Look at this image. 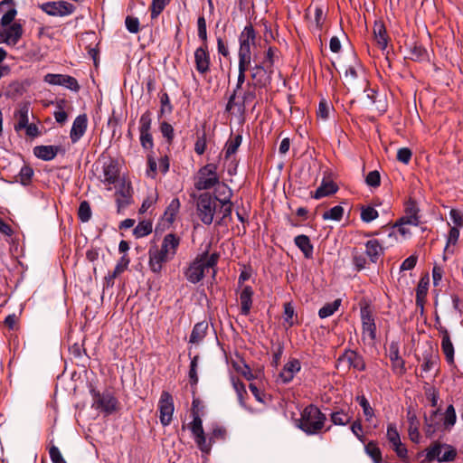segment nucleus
<instances>
[{"mask_svg": "<svg viewBox=\"0 0 463 463\" xmlns=\"http://www.w3.org/2000/svg\"><path fill=\"white\" fill-rule=\"evenodd\" d=\"M218 260L219 254L217 253L209 255L207 252H203L198 255L185 269V279L189 282L196 284L203 279L204 272L211 269H213V275H215L214 267L216 266Z\"/></svg>", "mask_w": 463, "mask_h": 463, "instance_id": "obj_1", "label": "nucleus"}, {"mask_svg": "<svg viewBox=\"0 0 463 463\" xmlns=\"http://www.w3.org/2000/svg\"><path fill=\"white\" fill-rule=\"evenodd\" d=\"M326 415L316 405L307 406L298 420V428L308 435L319 433L325 426Z\"/></svg>", "mask_w": 463, "mask_h": 463, "instance_id": "obj_2", "label": "nucleus"}, {"mask_svg": "<svg viewBox=\"0 0 463 463\" xmlns=\"http://www.w3.org/2000/svg\"><path fill=\"white\" fill-rule=\"evenodd\" d=\"M256 33L251 24L244 27L239 37V73H246L251 62V46L255 45Z\"/></svg>", "mask_w": 463, "mask_h": 463, "instance_id": "obj_3", "label": "nucleus"}, {"mask_svg": "<svg viewBox=\"0 0 463 463\" xmlns=\"http://www.w3.org/2000/svg\"><path fill=\"white\" fill-rule=\"evenodd\" d=\"M218 200L217 197L212 196L209 193L199 195L196 202V210L198 217L204 224L210 225L213 222Z\"/></svg>", "mask_w": 463, "mask_h": 463, "instance_id": "obj_4", "label": "nucleus"}, {"mask_svg": "<svg viewBox=\"0 0 463 463\" xmlns=\"http://www.w3.org/2000/svg\"><path fill=\"white\" fill-rule=\"evenodd\" d=\"M217 165L210 163L201 167L195 177L194 187L197 190H209L220 182Z\"/></svg>", "mask_w": 463, "mask_h": 463, "instance_id": "obj_5", "label": "nucleus"}, {"mask_svg": "<svg viewBox=\"0 0 463 463\" xmlns=\"http://www.w3.org/2000/svg\"><path fill=\"white\" fill-rule=\"evenodd\" d=\"M189 428L194 436V440L199 449L204 454H209L213 443V438L210 437L209 440H207L203 428V420L198 412L194 411V419Z\"/></svg>", "mask_w": 463, "mask_h": 463, "instance_id": "obj_6", "label": "nucleus"}, {"mask_svg": "<svg viewBox=\"0 0 463 463\" xmlns=\"http://www.w3.org/2000/svg\"><path fill=\"white\" fill-rule=\"evenodd\" d=\"M92 395V407L95 410L100 411L106 415L111 414L118 410V402L112 394L109 392L100 393L93 390Z\"/></svg>", "mask_w": 463, "mask_h": 463, "instance_id": "obj_7", "label": "nucleus"}, {"mask_svg": "<svg viewBox=\"0 0 463 463\" xmlns=\"http://www.w3.org/2000/svg\"><path fill=\"white\" fill-rule=\"evenodd\" d=\"M336 367L344 369L354 368L362 372L365 370L366 365L361 354L354 350L348 349L345 350L337 359Z\"/></svg>", "mask_w": 463, "mask_h": 463, "instance_id": "obj_8", "label": "nucleus"}, {"mask_svg": "<svg viewBox=\"0 0 463 463\" xmlns=\"http://www.w3.org/2000/svg\"><path fill=\"white\" fill-rule=\"evenodd\" d=\"M457 456L456 449L447 444L435 442L427 452V458L430 461L437 459L439 462L453 461Z\"/></svg>", "mask_w": 463, "mask_h": 463, "instance_id": "obj_9", "label": "nucleus"}, {"mask_svg": "<svg viewBox=\"0 0 463 463\" xmlns=\"http://www.w3.org/2000/svg\"><path fill=\"white\" fill-rule=\"evenodd\" d=\"M140 144L146 150H151L154 146L151 134L152 118L149 110L143 113L139 119Z\"/></svg>", "mask_w": 463, "mask_h": 463, "instance_id": "obj_10", "label": "nucleus"}, {"mask_svg": "<svg viewBox=\"0 0 463 463\" xmlns=\"http://www.w3.org/2000/svg\"><path fill=\"white\" fill-rule=\"evenodd\" d=\"M158 409L160 412V422L163 426H167L172 421L175 411L174 400L170 392L163 391L158 402Z\"/></svg>", "mask_w": 463, "mask_h": 463, "instance_id": "obj_11", "label": "nucleus"}, {"mask_svg": "<svg viewBox=\"0 0 463 463\" xmlns=\"http://www.w3.org/2000/svg\"><path fill=\"white\" fill-rule=\"evenodd\" d=\"M273 69L260 63L251 68L250 77L253 80L252 85L254 88H265L271 81V75Z\"/></svg>", "mask_w": 463, "mask_h": 463, "instance_id": "obj_12", "label": "nucleus"}, {"mask_svg": "<svg viewBox=\"0 0 463 463\" xmlns=\"http://www.w3.org/2000/svg\"><path fill=\"white\" fill-rule=\"evenodd\" d=\"M40 8L52 16H65L74 12L75 6L65 1L46 2L40 5Z\"/></svg>", "mask_w": 463, "mask_h": 463, "instance_id": "obj_13", "label": "nucleus"}, {"mask_svg": "<svg viewBox=\"0 0 463 463\" xmlns=\"http://www.w3.org/2000/svg\"><path fill=\"white\" fill-rule=\"evenodd\" d=\"M43 80L51 85L64 86L73 91H79L80 88L78 80L70 75L48 73Z\"/></svg>", "mask_w": 463, "mask_h": 463, "instance_id": "obj_14", "label": "nucleus"}, {"mask_svg": "<svg viewBox=\"0 0 463 463\" xmlns=\"http://www.w3.org/2000/svg\"><path fill=\"white\" fill-rule=\"evenodd\" d=\"M361 320H362V329L364 335H368L371 340H375L376 338V325L374 322V317L373 316V312L368 305H364L361 307Z\"/></svg>", "mask_w": 463, "mask_h": 463, "instance_id": "obj_15", "label": "nucleus"}, {"mask_svg": "<svg viewBox=\"0 0 463 463\" xmlns=\"http://www.w3.org/2000/svg\"><path fill=\"white\" fill-rule=\"evenodd\" d=\"M194 62L196 71L200 74H206L210 70V54L207 51V44L197 48L194 52Z\"/></svg>", "mask_w": 463, "mask_h": 463, "instance_id": "obj_16", "label": "nucleus"}, {"mask_svg": "<svg viewBox=\"0 0 463 463\" xmlns=\"http://www.w3.org/2000/svg\"><path fill=\"white\" fill-rule=\"evenodd\" d=\"M172 260L161 249L149 250V267L154 273H159L162 269L163 264Z\"/></svg>", "mask_w": 463, "mask_h": 463, "instance_id": "obj_17", "label": "nucleus"}, {"mask_svg": "<svg viewBox=\"0 0 463 463\" xmlns=\"http://www.w3.org/2000/svg\"><path fill=\"white\" fill-rule=\"evenodd\" d=\"M300 369V362L298 359L293 358L283 366L281 372L278 376V380L280 381L282 383H288L293 380L295 374L298 373Z\"/></svg>", "mask_w": 463, "mask_h": 463, "instance_id": "obj_18", "label": "nucleus"}, {"mask_svg": "<svg viewBox=\"0 0 463 463\" xmlns=\"http://www.w3.org/2000/svg\"><path fill=\"white\" fill-rule=\"evenodd\" d=\"M88 126V118L86 114L79 115L73 121L70 137L72 143L78 142L84 133L86 132Z\"/></svg>", "mask_w": 463, "mask_h": 463, "instance_id": "obj_19", "label": "nucleus"}, {"mask_svg": "<svg viewBox=\"0 0 463 463\" xmlns=\"http://www.w3.org/2000/svg\"><path fill=\"white\" fill-rule=\"evenodd\" d=\"M180 241L181 238L178 235L168 233L164 237L160 249L173 259L176 254Z\"/></svg>", "mask_w": 463, "mask_h": 463, "instance_id": "obj_20", "label": "nucleus"}, {"mask_svg": "<svg viewBox=\"0 0 463 463\" xmlns=\"http://www.w3.org/2000/svg\"><path fill=\"white\" fill-rule=\"evenodd\" d=\"M389 357L392 362V367L395 373L403 374L406 372L403 359L399 354L398 345L394 343L390 345Z\"/></svg>", "mask_w": 463, "mask_h": 463, "instance_id": "obj_21", "label": "nucleus"}, {"mask_svg": "<svg viewBox=\"0 0 463 463\" xmlns=\"http://www.w3.org/2000/svg\"><path fill=\"white\" fill-rule=\"evenodd\" d=\"M419 209L414 201H409L406 206V214L402 217L397 225L410 224L417 226L420 222L418 216Z\"/></svg>", "mask_w": 463, "mask_h": 463, "instance_id": "obj_22", "label": "nucleus"}, {"mask_svg": "<svg viewBox=\"0 0 463 463\" xmlns=\"http://www.w3.org/2000/svg\"><path fill=\"white\" fill-rule=\"evenodd\" d=\"M337 190L338 186L335 182L323 179L320 186L311 194V197L314 199H320L335 194Z\"/></svg>", "mask_w": 463, "mask_h": 463, "instance_id": "obj_23", "label": "nucleus"}, {"mask_svg": "<svg viewBox=\"0 0 463 463\" xmlns=\"http://www.w3.org/2000/svg\"><path fill=\"white\" fill-rule=\"evenodd\" d=\"M373 32L378 47L381 50H385L388 45L389 37L384 24L382 21H375Z\"/></svg>", "mask_w": 463, "mask_h": 463, "instance_id": "obj_24", "label": "nucleus"}, {"mask_svg": "<svg viewBox=\"0 0 463 463\" xmlns=\"http://www.w3.org/2000/svg\"><path fill=\"white\" fill-rule=\"evenodd\" d=\"M103 179L102 182L108 184H113L118 181L119 171L118 165L110 161L108 164H104L102 167Z\"/></svg>", "mask_w": 463, "mask_h": 463, "instance_id": "obj_25", "label": "nucleus"}, {"mask_svg": "<svg viewBox=\"0 0 463 463\" xmlns=\"http://www.w3.org/2000/svg\"><path fill=\"white\" fill-rule=\"evenodd\" d=\"M60 150L59 146H37L33 149L35 156L44 161H50L53 159Z\"/></svg>", "mask_w": 463, "mask_h": 463, "instance_id": "obj_26", "label": "nucleus"}, {"mask_svg": "<svg viewBox=\"0 0 463 463\" xmlns=\"http://www.w3.org/2000/svg\"><path fill=\"white\" fill-rule=\"evenodd\" d=\"M365 253L373 263H376L380 256L383 254V248L379 241L375 239L368 241L365 244Z\"/></svg>", "mask_w": 463, "mask_h": 463, "instance_id": "obj_27", "label": "nucleus"}, {"mask_svg": "<svg viewBox=\"0 0 463 463\" xmlns=\"http://www.w3.org/2000/svg\"><path fill=\"white\" fill-rule=\"evenodd\" d=\"M407 419L409 422V437L412 442L418 443L420 436L419 432L420 422L417 419V416L414 412L409 410L407 412Z\"/></svg>", "mask_w": 463, "mask_h": 463, "instance_id": "obj_28", "label": "nucleus"}, {"mask_svg": "<svg viewBox=\"0 0 463 463\" xmlns=\"http://www.w3.org/2000/svg\"><path fill=\"white\" fill-rule=\"evenodd\" d=\"M253 290L250 286H246L240 294L241 313L248 316L252 305Z\"/></svg>", "mask_w": 463, "mask_h": 463, "instance_id": "obj_29", "label": "nucleus"}, {"mask_svg": "<svg viewBox=\"0 0 463 463\" xmlns=\"http://www.w3.org/2000/svg\"><path fill=\"white\" fill-rule=\"evenodd\" d=\"M208 330V323L202 321L194 325L189 342L194 345H199L205 337Z\"/></svg>", "mask_w": 463, "mask_h": 463, "instance_id": "obj_30", "label": "nucleus"}, {"mask_svg": "<svg viewBox=\"0 0 463 463\" xmlns=\"http://www.w3.org/2000/svg\"><path fill=\"white\" fill-rule=\"evenodd\" d=\"M29 105L23 104L19 107L17 111L14 113V118L16 119V123L14 124L15 131H20L24 129L29 121Z\"/></svg>", "mask_w": 463, "mask_h": 463, "instance_id": "obj_31", "label": "nucleus"}, {"mask_svg": "<svg viewBox=\"0 0 463 463\" xmlns=\"http://www.w3.org/2000/svg\"><path fill=\"white\" fill-rule=\"evenodd\" d=\"M129 264V259L128 256H122L118 264L116 265L112 273H109L107 277H105L106 282L108 286L114 285V279L119 276L122 272H124Z\"/></svg>", "mask_w": 463, "mask_h": 463, "instance_id": "obj_32", "label": "nucleus"}, {"mask_svg": "<svg viewBox=\"0 0 463 463\" xmlns=\"http://www.w3.org/2000/svg\"><path fill=\"white\" fill-rule=\"evenodd\" d=\"M429 289V277L426 275L425 277L421 278L418 283L417 289H416V304L417 306L420 307L421 308L424 306L427 293Z\"/></svg>", "mask_w": 463, "mask_h": 463, "instance_id": "obj_33", "label": "nucleus"}, {"mask_svg": "<svg viewBox=\"0 0 463 463\" xmlns=\"http://www.w3.org/2000/svg\"><path fill=\"white\" fill-rule=\"evenodd\" d=\"M295 244L303 252L307 259L313 257V245L310 242L308 236L301 234L295 238Z\"/></svg>", "mask_w": 463, "mask_h": 463, "instance_id": "obj_34", "label": "nucleus"}, {"mask_svg": "<svg viewBox=\"0 0 463 463\" xmlns=\"http://www.w3.org/2000/svg\"><path fill=\"white\" fill-rule=\"evenodd\" d=\"M439 414V409L432 411L430 416H425V432L427 436H431L439 426V420H437Z\"/></svg>", "mask_w": 463, "mask_h": 463, "instance_id": "obj_35", "label": "nucleus"}, {"mask_svg": "<svg viewBox=\"0 0 463 463\" xmlns=\"http://www.w3.org/2000/svg\"><path fill=\"white\" fill-rule=\"evenodd\" d=\"M439 362V355L437 353H434L431 349L426 351L423 354V364H421V369L424 372H429L433 369Z\"/></svg>", "mask_w": 463, "mask_h": 463, "instance_id": "obj_36", "label": "nucleus"}, {"mask_svg": "<svg viewBox=\"0 0 463 463\" xmlns=\"http://www.w3.org/2000/svg\"><path fill=\"white\" fill-rule=\"evenodd\" d=\"M427 56L426 49L418 43L414 42L409 46L408 58L413 61H421Z\"/></svg>", "mask_w": 463, "mask_h": 463, "instance_id": "obj_37", "label": "nucleus"}, {"mask_svg": "<svg viewBox=\"0 0 463 463\" xmlns=\"http://www.w3.org/2000/svg\"><path fill=\"white\" fill-rule=\"evenodd\" d=\"M180 209V201L178 198L173 199L164 213V219L168 223H173Z\"/></svg>", "mask_w": 463, "mask_h": 463, "instance_id": "obj_38", "label": "nucleus"}, {"mask_svg": "<svg viewBox=\"0 0 463 463\" xmlns=\"http://www.w3.org/2000/svg\"><path fill=\"white\" fill-rule=\"evenodd\" d=\"M341 299L337 298L331 303H326L324 307H322L318 311V316L320 318H326L332 316L340 307Z\"/></svg>", "mask_w": 463, "mask_h": 463, "instance_id": "obj_39", "label": "nucleus"}, {"mask_svg": "<svg viewBox=\"0 0 463 463\" xmlns=\"http://www.w3.org/2000/svg\"><path fill=\"white\" fill-rule=\"evenodd\" d=\"M242 137L236 135L233 138L229 139L225 145V158L228 159L232 155L235 154L241 146Z\"/></svg>", "mask_w": 463, "mask_h": 463, "instance_id": "obj_40", "label": "nucleus"}, {"mask_svg": "<svg viewBox=\"0 0 463 463\" xmlns=\"http://www.w3.org/2000/svg\"><path fill=\"white\" fill-rule=\"evenodd\" d=\"M224 186H225V188L228 189L229 195L224 197L223 199L218 200L222 204L221 205L222 212V221H224L226 218H231L232 212V203L231 202V199H230L232 192L226 185H224Z\"/></svg>", "mask_w": 463, "mask_h": 463, "instance_id": "obj_41", "label": "nucleus"}, {"mask_svg": "<svg viewBox=\"0 0 463 463\" xmlns=\"http://www.w3.org/2000/svg\"><path fill=\"white\" fill-rule=\"evenodd\" d=\"M8 35L11 37V44L14 45L18 43L23 34L22 25L18 23H14L7 29H5Z\"/></svg>", "mask_w": 463, "mask_h": 463, "instance_id": "obj_42", "label": "nucleus"}, {"mask_svg": "<svg viewBox=\"0 0 463 463\" xmlns=\"http://www.w3.org/2000/svg\"><path fill=\"white\" fill-rule=\"evenodd\" d=\"M441 349L445 354L447 362L452 364L454 363V346L450 338L441 340Z\"/></svg>", "mask_w": 463, "mask_h": 463, "instance_id": "obj_43", "label": "nucleus"}, {"mask_svg": "<svg viewBox=\"0 0 463 463\" xmlns=\"http://www.w3.org/2000/svg\"><path fill=\"white\" fill-rule=\"evenodd\" d=\"M33 175V168L29 165H24L17 175L16 181L20 182L24 185H27L31 183Z\"/></svg>", "mask_w": 463, "mask_h": 463, "instance_id": "obj_44", "label": "nucleus"}, {"mask_svg": "<svg viewBox=\"0 0 463 463\" xmlns=\"http://www.w3.org/2000/svg\"><path fill=\"white\" fill-rule=\"evenodd\" d=\"M352 420V417L344 411H335L331 414V421L335 425L345 426L347 425Z\"/></svg>", "mask_w": 463, "mask_h": 463, "instance_id": "obj_45", "label": "nucleus"}, {"mask_svg": "<svg viewBox=\"0 0 463 463\" xmlns=\"http://www.w3.org/2000/svg\"><path fill=\"white\" fill-rule=\"evenodd\" d=\"M152 232V223L150 222H140L133 232L137 238H142L148 235Z\"/></svg>", "mask_w": 463, "mask_h": 463, "instance_id": "obj_46", "label": "nucleus"}, {"mask_svg": "<svg viewBox=\"0 0 463 463\" xmlns=\"http://www.w3.org/2000/svg\"><path fill=\"white\" fill-rule=\"evenodd\" d=\"M379 216L378 212L372 206L361 207V219L364 222H371L377 219Z\"/></svg>", "mask_w": 463, "mask_h": 463, "instance_id": "obj_47", "label": "nucleus"}, {"mask_svg": "<svg viewBox=\"0 0 463 463\" xmlns=\"http://www.w3.org/2000/svg\"><path fill=\"white\" fill-rule=\"evenodd\" d=\"M170 0H152L150 5L151 18H156L169 4Z\"/></svg>", "mask_w": 463, "mask_h": 463, "instance_id": "obj_48", "label": "nucleus"}, {"mask_svg": "<svg viewBox=\"0 0 463 463\" xmlns=\"http://www.w3.org/2000/svg\"><path fill=\"white\" fill-rule=\"evenodd\" d=\"M344 214V208L340 205L334 206L323 213L324 220L340 221Z\"/></svg>", "mask_w": 463, "mask_h": 463, "instance_id": "obj_49", "label": "nucleus"}, {"mask_svg": "<svg viewBox=\"0 0 463 463\" xmlns=\"http://www.w3.org/2000/svg\"><path fill=\"white\" fill-rule=\"evenodd\" d=\"M457 415L455 408L452 404L449 405L444 413V426L446 429H449L455 425Z\"/></svg>", "mask_w": 463, "mask_h": 463, "instance_id": "obj_50", "label": "nucleus"}, {"mask_svg": "<svg viewBox=\"0 0 463 463\" xmlns=\"http://www.w3.org/2000/svg\"><path fill=\"white\" fill-rule=\"evenodd\" d=\"M78 216L79 219L83 222L90 221L91 218V209L90 203L87 201H82L80 203Z\"/></svg>", "mask_w": 463, "mask_h": 463, "instance_id": "obj_51", "label": "nucleus"}, {"mask_svg": "<svg viewBox=\"0 0 463 463\" xmlns=\"http://www.w3.org/2000/svg\"><path fill=\"white\" fill-rule=\"evenodd\" d=\"M367 454L373 458L374 463H380L382 461V453L377 445L371 441L365 446Z\"/></svg>", "mask_w": 463, "mask_h": 463, "instance_id": "obj_52", "label": "nucleus"}, {"mask_svg": "<svg viewBox=\"0 0 463 463\" xmlns=\"http://www.w3.org/2000/svg\"><path fill=\"white\" fill-rule=\"evenodd\" d=\"M160 131L163 137L166 138L167 143L171 145L175 137L174 128L172 125L166 121H163L160 124Z\"/></svg>", "mask_w": 463, "mask_h": 463, "instance_id": "obj_53", "label": "nucleus"}, {"mask_svg": "<svg viewBox=\"0 0 463 463\" xmlns=\"http://www.w3.org/2000/svg\"><path fill=\"white\" fill-rule=\"evenodd\" d=\"M365 183L368 186L377 188L381 184V175L379 171L373 170L367 174L365 176Z\"/></svg>", "mask_w": 463, "mask_h": 463, "instance_id": "obj_54", "label": "nucleus"}, {"mask_svg": "<svg viewBox=\"0 0 463 463\" xmlns=\"http://www.w3.org/2000/svg\"><path fill=\"white\" fill-rule=\"evenodd\" d=\"M295 310L291 302H287L284 304V319L285 322L288 325V326H292L295 324L294 320Z\"/></svg>", "mask_w": 463, "mask_h": 463, "instance_id": "obj_55", "label": "nucleus"}, {"mask_svg": "<svg viewBox=\"0 0 463 463\" xmlns=\"http://www.w3.org/2000/svg\"><path fill=\"white\" fill-rule=\"evenodd\" d=\"M425 394L427 399L430 402V405L434 408L437 407L439 398L438 390L435 387L428 386L425 388Z\"/></svg>", "mask_w": 463, "mask_h": 463, "instance_id": "obj_56", "label": "nucleus"}, {"mask_svg": "<svg viewBox=\"0 0 463 463\" xmlns=\"http://www.w3.org/2000/svg\"><path fill=\"white\" fill-rule=\"evenodd\" d=\"M353 263L355 266L357 270H361L365 268L366 266V258L362 252H359L358 250L353 251Z\"/></svg>", "mask_w": 463, "mask_h": 463, "instance_id": "obj_57", "label": "nucleus"}, {"mask_svg": "<svg viewBox=\"0 0 463 463\" xmlns=\"http://www.w3.org/2000/svg\"><path fill=\"white\" fill-rule=\"evenodd\" d=\"M387 439L392 445H394L401 440L400 434L393 423L389 424L387 427Z\"/></svg>", "mask_w": 463, "mask_h": 463, "instance_id": "obj_58", "label": "nucleus"}, {"mask_svg": "<svg viewBox=\"0 0 463 463\" xmlns=\"http://www.w3.org/2000/svg\"><path fill=\"white\" fill-rule=\"evenodd\" d=\"M356 399L359 402L361 407L363 408L364 414L366 417V419H371L374 413L373 408L369 404L368 400L364 396H358Z\"/></svg>", "mask_w": 463, "mask_h": 463, "instance_id": "obj_59", "label": "nucleus"}, {"mask_svg": "<svg viewBox=\"0 0 463 463\" xmlns=\"http://www.w3.org/2000/svg\"><path fill=\"white\" fill-rule=\"evenodd\" d=\"M125 24L129 33H137L139 32V21L137 17L127 16Z\"/></svg>", "mask_w": 463, "mask_h": 463, "instance_id": "obj_60", "label": "nucleus"}, {"mask_svg": "<svg viewBox=\"0 0 463 463\" xmlns=\"http://www.w3.org/2000/svg\"><path fill=\"white\" fill-rule=\"evenodd\" d=\"M330 109V104L325 99H322L318 105L317 117L321 118L322 119H327L329 117Z\"/></svg>", "mask_w": 463, "mask_h": 463, "instance_id": "obj_61", "label": "nucleus"}, {"mask_svg": "<svg viewBox=\"0 0 463 463\" xmlns=\"http://www.w3.org/2000/svg\"><path fill=\"white\" fill-rule=\"evenodd\" d=\"M206 146V134L203 132L201 136L197 137L194 144V151L198 155H203L205 152Z\"/></svg>", "mask_w": 463, "mask_h": 463, "instance_id": "obj_62", "label": "nucleus"}, {"mask_svg": "<svg viewBox=\"0 0 463 463\" xmlns=\"http://www.w3.org/2000/svg\"><path fill=\"white\" fill-rule=\"evenodd\" d=\"M412 152L408 147H402L397 152V160L407 165L411 159Z\"/></svg>", "mask_w": 463, "mask_h": 463, "instance_id": "obj_63", "label": "nucleus"}, {"mask_svg": "<svg viewBox=\"0 0 463 463\" xmlns=\"http://www.w3.org/2000/svg\"><path fill=\"white\" fill-rule=\"evenodd\" d=\"M50 458L52 463H66L61 451L55 446H52L49 450Z\"/></svg>", "mask_w": 463, "mask_h": 463, "instance_id": "obj_64", "label": "nucleus"}]
</instances>
